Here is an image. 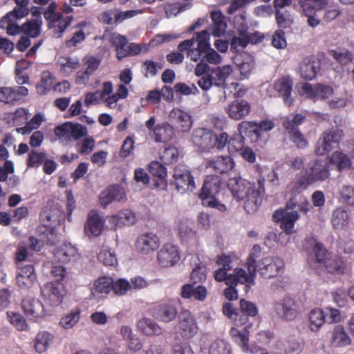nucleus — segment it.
Instances as JSON below:
<instances>
[{
	"mask_svg": "<svg viewBox=\"0 0 354 354\" xmlns=\"http://www.w3.org/2000/svg\"><path fill=\"white\" fill-rule=\"evenodd\" d=\"M239 306V308H235L232 303H225L223 305L222 311L234 325L230 330L232 340L241 347L243 352H248L250 351L249 329L252 326L250 319L257 315L258 308L254 303L245 299L240 300Z\"/></svg>",
	"mask_w": 354,
	"mask_h": 354,
	"instance_id": "obj_1",
	"label": "nucleus"
},
{
	"mask_svg": "<svg viewBox=\"0 0 354 354\" xmlns=\"http://www.w3.org/2000/svg\"><path fill=\"white\" fill-rule=\"evenodd\" d=\"M216 264L219 266L214 271V278L218 282H224L227 287L223 290V295L229 301H235L239 297L236 286L243 284L248 291L255 282L246 277V270L242 268L233 270L232 259L230 255L222 254L217 256Z\"/></svg>",
	"mask_w": 354,
	"mask_h": 354,
	"instance_id": "obj_2",
	"label": "nucleus"
},
{
	"mask_svg": "<svg viewBox=\"0 0 354 354\" xmlns=\"http://www.w3.org/2000/svg\"><path fill=\"white\" fill-rule=\"evenodd\" d=\"M192 39H194V44L196 43V47H194L193 45L186 50L187 57L192 61L195 62L198 61L207 62L212 64H218L221 62V56L211 48L210 35L207 30H204L194 33Z\"/></svg>",
	"mask_w": 354,
	"mask_h": 354,
	"instance_id": "obj_3",
	"label": "nucleus"
},
{
	"mask_svg": "<svg viewBox=\"0 0 354 354\" xmlns=\"http://www.w3.org/2000/svg\"><path fill=\"white\" fill-rule=\"evenodd\" d=\"M194 145L205 151L212 149L221 150L224 149L227 142V133L221 132L216 134L212 130L207 128L196 129L192 136Z\"/></svg>",
	"mask_w": 354,
	"mask_h": 354,
	"instance_id": "obj_4",
	"label": "nucleus"
},
{
	"mask_svg": "<svg viewBox=\"0 0 354 354\" xmlns=\"http://www.w3.org/2000/svg\"><path fill=\"white\" fill-rule=\"evenodd\" d=\"M221 185L222 182L218 176H207L204 181L199 197L204 205L225 212L226 210L225 205L216 198V195L219 192Z\"/></svg>",
	"mask_w": 354,
	"mask_h": 354,
	"instance_id": "obj_5",
	"label": "nucleus"
},
{
	"mask_svg": "<svg viewBox=\"0 0 354 354\" xmlns=\"http://www.w3.org/2000/svg\"><path fill=\"white\" fill-rule=\"evenodd\" d=\"M110 43L114 47L116 58L121 61L129 56L139 55L142 47L136 43H129L125 36L113 33L110 37Z\"/></svg>",
	"mask_w": 354,
	"mask_h": 354,
	"instance_id": "obj_6",
	"label": "nucleus"
},
{
	"mask_svg": "<svg viewBox=\"0 0 354 354\" xmlns=\"http://www.w3.org/2000/svg\"><path fill=\"white\" fill-rule=\"evenodd\" d=\"M170 185L181 194L195 188L194 178L191 171L186 165L181 164L175 167Z\"/></svg>",
	"mask_w": 354,
	"mask_h": 354,
	"instance_id": "obj_7",
	"label": "nucleus"
},
{
	"mask_svg": "<svg viewBox=\"0 0 354 354\" xmlns=\"http://www.w3.org/2000/svg\"><path fill=\"white\" fill-rule=\"evenodd\" d=\"M155 116H151L145 122V126L149 135L156 142H167L172 139L174 136L173 127L167 122L156 124Z\"/></svg>",
	"mask_w": 354,
	"mask_h": 354,
	"instance_id": "obj_8",
	"label": "nucleus"
},
{
	"mask_svg": "<svg viewBox=\"0 0 354 354\" xmlns=\"http://www.w3.org/2000/svg\"><path fill=\"white\" fill-rule=\"evenodd\" d=\"M55 133L62 141L78 140L87 135V128L80 123L66 122L55 128Z\"/></svg>",
	"mask_w": 354,
	"mask_h": 354,
	"instance_id": "obj_9",
	"label": "nucleus"
},
{
	"mask_svg": "<svg viewBox=\"0 0 354 354\" xmlns=\"http://www.w3.org/2000/svg\"><path fill=\"white\" fill-rule=\"evenodd\" d=\"M21 306L24 314L30 320L37 322L50 315L49 310L37 299L27 297L22 300Z\"/></svg>",
	"mask_w": 354,
	"mask_h": 354,
	"instance_id": "obj_10",
	"label": "nucleus"
},
{
	"mask_svg": "<svg viewBox=\"0 0 354 354\" xmlns=\"http://www.w3.org/2000/svg\"><path fill=\"white\" fill-rule=\"evenodd\" d=\"M343 136L342 130L333 128L326 130L317 143L315 150L316 154L323 156L329 152L332 149L333 145L339 143Z\"/></svg>",
	"mask_w": 354,
	"mask_h": 354,
	"instance_id": "obj_11",
	"label": "nucleus"
},
{
	"mask_svg": "<svg viewBox=\"0 0 354 354\" xmlns=\"http://www.w3.org/2000/svg\"><path fill=\"white\" fill-rule=\"evenodd\" d=\"M160 245L158 236L152 232H145L139 235L135 243L137 252L143 255H149L156 251Z\"/></svg>",
	"mask_w": 354,
	"mask_h": 354,
	"instance_id": "obj_12",
	"label": "nucleus"
},
{
	"mask_svg": "<svg viewBox=\"0 0 354 354\" xmlns=\"http://www.w3.org/2000/svg\"><path fill=\"white\" fill-rule=\"evenodd\" d=\"M153 315L162 322L169 323L174 320L178 315L176 301L167 299L158 302L153 308Z\"/></svg>",
	"mask_w": 354,
	"mask_h": 354,
	"instance_id": "obj_13",
	"label": "nucleus"
},
{
	"mask_svg": "<svg viewBox=\"0 0 354 354\" xmlns=\"http://www.w3.org/2000/svg\"><path fill=\"white\" fill-rule=\"evenodd\" d=\"M283 268V259L270 257L263 258L258 262L257 267L260 275L265 279H270L277 276Z\"/></svg>",
	"mask_w": 354,
	"mask_h": 354,
	"instance_id": "obj_14",
	"label": "nucleus"
},
{
	"mask_svg": "<svg viewBox=\"0 0 354 354\" xmlns=\"http://www.w3.org/2000/svg\"><path fill=\"white\" fill-rule=\"evenodd\" d=\"M198 325L189 310H182L178 315V331L182 337L190 339L198 333Z\"/></svg>",
	"mask_w": 354,
	"mask_h": 354,
	"instance_id": "obj_15",
	"label": "nucleus"
},
{
	"mask_svg": "<svg viewBox=\"0 0 354 354\" xmlns=\"http://www.w3.org/2000/svg\"><path fill=\"white\" fill-rule=\"evenodd\" d=\"M299 93L306 97L313 100H326L333 95L334 90L332 86L323 84H317L315 86L304 83L301 86Z\"/></svg>",
	"mask_w": 354,
	"mask_h": 354,
	"instance_id": "obj_16",
	"label": "nucleus"
},
{
	"mask_svg": "<svg viewBox=\"0 0 354 354\" xmlns=\"http://www.w3.org/2000/svg\"><path fill=\"white\" fill-rule=\"evenodd\" d=\"M180 259L178 248L171 243L164 244L157 254L158 263L164 268L175 266Z\"/></svg>",
	"mask_w": 354,
	"mask_h": 354,
	"instance_id": "obj_17",
	"label": "nucleus"
},
{
	"mask_svg": "<svg viewBox=\"0 0 354 354\" xmlns=\"http://www.w3.org/2000/svg\"><path fill=\"white\" fill-rule=\"evenodd\" d=\"M227 187L237 201L243 200L253 189H256L254 183L241 176L230 178L227 182Z\"/></svg>",
	"mask_w": 354,
	"mask_h": 354,
	"instance_id": "obj_18",
	"label": "nucleus"
},
{
	"mask_svg": "<svg viewBox=\"0 0 354 354\" xmlns=\"http://www.w3.org/2000/svg\"><path fill=\"white\" fill-rule=\"evenodd\" d=\"M251 108L250 103L246 100L236 99L227 105L225 111L232 120H241L250 114Z\"/></svg>",
	"mask_w": 354,
	"mask_h": 354,
	"instance_id": "obj_19",
	"label": "nucleus"
},
{
	"mask_svg": "<svg viewBox=\"0 0 354 354\" xmlns=\"http://www.w3.org/2000/svg\"><path fill=\"white\" fill-rule=\"evenodd\" d=\"M258 187L253 189L244 198V209L248 214L254 213L262 201V195L264 193L265 179L260 176L257 178Z\"/></svg>",
	"mask_w": 354,
	"mask_h": 354,
	"instance_id": "obj_20",
	"label": "nucleus"
},
{
	"mask_svg": "<svg viewBox=\"0 0 354 354\" xmlns=\"http://www.w3.org/2000/svg\"><path fill=\"white\" fill-rule=\"evenodd\" d=\"M312 266L324 267L326 272L334 274H341L344 273L346 264L343 259L339 256H330L326 250L324 259L320 262H314Z\"/></svg>",
	"mask_w": 354,
	"mask_h": 354,
	"instance_id": "obj_21",
	"label": "nucleus"
},
{
	"mask_svg": "<svg viewBox=\"0 0 354 354\" xmlns=\"http://www.w3.org/2000/svg\"><path fill=\"white\" fill-rule=\"evenodd\" d=\"M28 94V89L25 86H1L0 87V102L14 104Z\"/></svg>",
	"mask_w": 354,
	"mask_h": 354,
	"instance_id": "obj_22",
	"label": "nucleus"
},
{
	"mask_svg": "<svg viewBox=\"0 0 354 354\" xmlns=\"http://www.w3.org/2000/svg\"><path fill=\"white\" fill-rule=\"evenodd\" d=\"M41 295L50 306H57L62 302L63 286L59 283H48L42 288Z\"/></svg>",
	"mask_w": 354,
	"mask_h": 354,
	"instance_id": "obj_23",
	"label": "nucleus"
},
{
	"mask_svg": "<svg viewBox=\"0 0 354 354\" xmlns=\"http://www.w3.org/2000/svg\"><path fill=\"white\" fill-rule=\"evenodd\" d=\"M320 62L313 56L306 57L300 62L299 73L300 76L306 80H312L317 76L320 71Z\"/></svg>",
	"mask_w": 354,
	"mask_h": 354,
	"instance_id": "obj_24",
	"label": "nucleus"
},
{
	"mask_svg": "<svg viewBox=\"0 0 354 354\" xmlns=\"http://www.w3.org/2000/svg\"><path fill=\"white\" fill-rule=\"evenodd\" d=\"M352 222L350 211L345 207H339L331 214L330 223L336 230H346Z\"/></svg>",
	"mask_w": 354,
	"mask_h": 354,
	"instance_id": "obj_25",
	"label": "nucleus"
},
{
	"mask_svg": "<svg viewBox=\"0 0 354 354\" xmlns=\"http://www.w3.org/2000/svg\"><path fill=\"white\" fill-rule=\"evenodd\" d=\"M304 247L310 252L311 266L314 262H320L324 259L326 250L321 243L317 241L314 235H310L306 238Z\"/></svg>",
	"mask_w": 354,
	"mask_h": 354,
	"instance_id": "obj_26",
	"label": "nucleus"
},
{
	"mask_svg": "<svg viewBox=\"0 0 354 354\" xmlns=\"http://www.w3.org/2000/svg\"><path fill=\"white\" fill-rule=\"evenodd\" d=\"M309 208L310 203L306 198L299 197L297 201L293 198L290 200L289 209H291L292 211L289 212V235L294 232V223L299 218L297 209L301 212L307 213Z\"/></svg>",
	"mask_w": 354,
	"mask_h": 354,
	"instance_id": "obj_27",
	"label": "nucleus"
},
{
	"mask_svg": "<svg viewBox=\"0 0 354 354\" xmlns=\"http://www.w3.org/2000/svg\"><path fill=\"white\" fill-rule=\"evenodd\" d=\"M104 221L95 211L89 212L84 225V232L88 236H98L102 232Z\"/></svg>",
	"mask_w": 354,
	"mask_h": 354,
	"instance_id": "obj_28",
	"label": "nucleus"
},
{
	"mask_svg": "<svg viewBox=\"0 0 354 354\" xmlns=\"http://www.w3.org/2000/svg\"><path fill=\"white\" fill-rule=\"evenodd\" d=\"M80 254L77 248L71 243H64L56 248L54 259L57 263H67L78 259Z\"/></svg>",
	"mask_w": 354,
	"mask_h": 354,
	"instance_id": "obj_29",
	"label": "nucleus"
},
{
	"mask_svg": "<svg viewBox=\"0 0 354 354\" xmlns=\"http://www.w3.org/2000/svg\"><path fill=\"white\" fill-rule=\"evenodd\" d=\"M234 165V161L231 156H221L208 160L206 163V167L212 169L217 174H223L232 170Z\"/></svg>",
	"mask_w": 354,
	"mask_h": 354,
	"instance_id": "obj_30",
	"label": "nucleus"
},
{
	"mask_svg": "<svg viewBox=\"0 0 354 354\" xmlns=\"http://www.w3.org/2000/svg\"><path fill=\"white\" fill-rule=\"evenodd\" d=\"M330 176L328 163L326 161L317 160L307 174L306 180L308 183L317 180H324Z\"/></svg>",
	"mask_w": 354,
	"mask_h": 354,
	"instance_id": "obj_31",
	"label": "nucleus"
},
{
	"mask_svg": "<svg viewBox=\"0 0 354 354\" xmlns=\"http://www.w3.org/2000/svg\"><path fill=\"white\" fill-rule=\"evenodd\" d=\"M169 117L176 128L183 132L188 131L192 126L191 115L181 109H174L169 113Z\"/></svg>",
	"mask_w": 354,
	"mask_h": 354,
	"instance_id": "obj_32",
	"label": "nucleus"
},
{
	"mask_svg": "<svg viewBox=\"0 0 354 354\" xmlns=\"http://www.w3.org/2000/svg\"><path fill=\"white\" fill-rule=\"evenodd\" d=\"M237 130L240 135L245 139L248 138L251 143L257 142L261 138L257 122L254 121H241L238 124Z\"/></svg>",
	"mask_w": 354,
	"mask_h": 354,
	"instance_id": "obj_33",
	"label": "nucleus"
},
{
	"mask_svg": "<svg viewBox=\"0 0 354 354\" xmlns=\"http://www.w3.org/2000/svg\"><path fill=\"white\" fill-rule=\"evenodd\" d=\"M330 345L334 348H344L351 344V339L342 325H337L331 330Z\"/></svg>",
	"mask_w": 354,
	"mask_h": 354,
	"instance_id": "obj_34",
	"label": "nucleus"
},
{
	"mask_svg": "<svg viewBox=\"0 0 354 354\" xmlns=\"http://www.w3.org/2000/svg\"><path fill=\"white\" fill-rule=\"evenodd\" d=\"M124 195V192L120 185H112L101 192L100 201L102 205L106 206L115 201H120Z\"/></svg>",
	"mask_w": 354,
	"mask_h": 354,
	"instance_id": "obj_35",
	"label": "nucleus"
},
{
	"mask_svg": "<svg viewBox=\"0 0 354 354\" xmlns=\"http://www.w3.org/2000/svg\"><path fill=\"white\" fill-rule=\"evenodd\" d=\"M36 279L34 267L32 265H25L19 268L16 280L18 286L21 288L31 287Z\"/></svg>",
	"mask_w": 354,
	"mask_h": 354,
	"instance_id": "obj_36",
	"label": "nucleus"
},
{
	"mask_svg": "<svg viewBox=\"0 0 354 354\" xmlns=\"http://www.w3.org/2000/svg\"><path fill=\"white\" fill-rule=\"evenodd\" d=\"M236 20L241 19L240 26L241 28H238L239 35L241 37H234L231 41V50H236L237 47L241 46L245 48L250 43V38L247 37V23L245 14H241L235 17Z\"/></svg>",
	"mask_w": 354,
	"mask_h": 354,
	"instance_id": "obj_37",
	"label": "nucleus"
},
{
	"mask_svg": "<svg viewBox=\"0 0 354 354\" xmlns=\"http://www.w3.org/2000/svg\"><path fill=\"white\" fill-rule=\"evenodd\" d=\"M15 13L8 12L0 20V28L6 30L9 35H16L22 32V26H19L17 23L18 19H22Z\"/></svg>",
	"mask_w": 354,
	"mask_h": 354,
	"instance_id": "obj_38",
	"label": "nucleus"
},
{
	"mask_svg": "<svg viewBox=\"0 0 354 354\" xmlns=\"http://www.w3.org/2000/svg\"><path fill=\"white\" fill-rule=\"evenodd\" d=\"M261 254V248L260 245L255 244L253 245L249 256L247 258L245 266L248 271H246V277L254 281L257 276V270L258 263L257 259L260 257Z\"/></svg>",
	"mask_w": 354,
	"mask_h": 354,
	"instance_id": "obj_39",
	"label": "nucleus"
},
{
	"mask_svg": "<svg viewBox=\"0 0 354 354\" xmlns=\"http://www.w3.org/2000/svg\"><path fill=\"white\" fill-rule=\"evenodd\" d=\"M207 289L205 286H198L194 287V285L191 283H186L181 288L180 295L184 299H190L193 297L198 301H204L207 297Z\"/></svg>",
	"mask_w": 354,
	"mask_h": 354,
	"instance_id": "obj_40",
	"label": "nucleus"
},
{
	"mask_svg": "<svg viewBox=\"0 0 354 354\" xmlns=\"http://www.w3.org/2000/svg\"><path fill=\"white\" fill-rule=\"evenodd\" d=\"M138 330L147 336H158L162 333V328L150 318L140 319L137 323Z\"/></svg>",
	"mask_w": 354,
	"mask_h": 354,
	"instance_id": "obj_41",
	"label": "nucleus"
},
{
	"mask_svg": "<svg viewBox=\"0 0 354 354\" xmlns=\"http://www.w3.org/2000/svg\"><path fill=\"white\" fill-rule=\"evenodd\" d=\"M136 221L134 213L129 209H124L118 212L116 214L112 215L109 222L116 227H121L125 225H131Z\"/></svg>",
	"mask_w": 354,
	"mask_h": 354,
	"instance_id": "obj_42",
	"label": "nucleus"
},
{
	"mask_svg": "<svg viewBox=\"0 0 354 354\" xmlns=\"http://www.w3.org/2000/svg\"><path fill=\"white\" fill-rule=\"evenodd\" d=\"M73 19V17L71 15L64 17L61 14V15H57V17L48 21V26L49 28L53 29L55 37H59L70 26Z\"/></svg>",
	"mask_w": 354,
	"mask_h": 354,
	"instance_id": "obj_43",
	"label": "nucleus"
},
{
	"mask_svg": "<svg viewBox=\"0 0 354 354\" xmlns=\"http://www.w3.org/2000/svg\"><path fill=\"white\" fill-rule=\"evenodd\" d=\"M193 45H194V39H185L181 41L178 45L177 51L171 52L167 55V62L174 64L183 63L185 57L183 52L186 51V50Z\"/></svg>",
	"mask_w": 354,
	"mask_h": 354,
	"instance_id": "obj_44",
	"label": "nucleus"
},
{
	"mask_svg": "<svg viewBox=\"0 0 354 354\" xmlns=\"http://www.w3.org/2000/svg\"><path fill=\"white\" fill-rule=\"evenodd\" d=\"M232 71V69L230 65L212 68L209 74L212 78L214 85L218 87L223 86Z\"/></svg>",
	"mask_w": 354,
	"mask_h": 354,
	"instance_id": "obj_45",
	"label": "nucleus"
},
{
	"mask_svg": "<svg viewBox=\"0 0 354 354\" xmlns=\"http://www.w3.org/2000/svg\"><path fill=\"white\" fill-rule=\"evenodd\" d=\"M211 18L213 22L212 35L214 37H221L225 33L227 24L225 21L224 15L219 10L212 11Z\"/></svg>",
	"mask_w": 354,
	"mask_h": 354,
	"instance_id": "obj_46",
	"label": "nucleus"
},
{
	"mask_svg": "<svg viewBox=\"0 0 354 354\" xmlns=\"http://www.w3.org/2000/svg\"><path fill=\"white\" fill-rule=\"evenodd\" d=\"M300 6L303 12L308 14L326 9L329 3L328 0H299ZM290 2L289 1V5Z\"/></svg>",
	"mask_w": 354,
	"mask_h": 354,
	"instance_id": "obj_47",
	"label": "nucleus"
},
{
	"mask_svg": "<svg viewBox=\"0 0 354 354\" xmlns=\"http://www.w3.org/2000/svg\"><path fill=\"white\" fill-rule=\"evenodd\" d=\"M330 162L334 165L339 171L348 169L352 162L348 156L342 151H335L330 156Z\"/></svg>",
	"mask_w": 354,
	"mask_h": 354,
	"instance_id": "obj_48",
	"label": "nucleus"
},
{
	"mask_svg": "<svg viewBox=\"0 0 354 354\" xmlns=\"http://www.w3.org/2000/svg\"><path fill=\"white\" fill-rule=\"evenodd\" d=\"M55 78L48 71H43L41 75V80L36 86L37 93L40 95H44L51 91L53 88Z\"/></svg>",
	"mask_w": 354,
	"mask_h": 354,
	"instance_id": "obj_49",
	"label": "nucleus"
},
{
	"mask_svg": "<svg viewBox=\"0 0 354 354\" xmlns=\"http://www.w3.org/2000/svg\"><path fill=\"white\" fill-rule=\"evenodd\" d=\"M326 313L320 308H315L310 310L308 319L310 322V328L312 331H317L326 322Z\"/></svg>",
	"mask_w": 354,
	"mask_h": 354,
	"instance_id": "obj_50",
	"label": "nucleus"
},
{
	"mask_svg": "<svg viewBox=\"0 0 354 354\" xmlns=\"http://www.w3.org/2000/svg\"><path fill=\"white\" fill-rule=\"evenodd\" d=\"M53 339V336L46 331L38 333L35 339V349L39 353H44L47 350Z\"/></svg>",
	"mask_w": 354,
	"mask_h": 354,
	"instance_id": "obj_51",
	"label": "nucleus"
},
{
	"mask_svg": "<svg viewBox=\"0 0 354 354\" xmlns=\"http://www.w3.org/2000/svg\"><path fill=\"white\" fill-rule=\"evenodd\" d=\"M80 313L81 310L80 308H77L71 310L61 318L59 325L65 329L72 328L80 321Z\"/></svg>",
	"mask_w": 354,
	"mask_h": 354,
	"instance_id": "obj_52",
	"label": "nucleus"
},
{
	"mask_svg": "<svg viewBox=\"0 0 354 354\" xmlns=\"http://www.w3.org/2000/svg\"><path fill=\"white\" fill-rule=\"evenodd\" d=\"M8 322L19 331L28 330V324L26 319L19 313L8 311L6 313Z\"/></svg>",
	"mask_w": 354,
	"mask_h": 354,
	"instance_id": "obj_53",
	"label": "nucleus"
},
{
	"mask_svg": "<svg viewBox=\"0 0 354 354\" xmlns=\"http://www.w3.org/2000/svg\"><path fill=\"white\" fill-rule=\"evenodd\" d=\"M180 152L177 147L169 146L160 153V158L165 165H171L178 160Z\"/></svg>",
	"mask_w": 354,
	"mask_h": 354,
	"instance_id": "obj_54",
	"label": "nucleus"
},
{
	"mask_svg": "<svg viewBox=\"0 0 354 354\" xmlns=\"http://www.w3.org/2000/svg\"><path fill=\"white\" fill-rule=\"evenodd\" d=\"M272 219L274 223H280L281 229L288 234V203L284 208L277 209L274 212Z\"/></svg>",
	"mask_w": 354,
	"mask_h": 354,
	"instance_id": "obj_55",
	"label": "nucleus"
},
{
	"mask_svg": "<svg viewBox=\"0 0 354 354\" xmlns=\"http://www.w3.org/2000/svg\"><path fill=\"white\" fill-rule=\"evenodd\" d=\"M113 279L108 277H100L95 281L93 290L96 293L108 294L112 290Z\"/></svg>",
	"mask_w": 354,
	"mask_h": 354,
	"instance_id": "obj_56",
	"label": "nucleus"
},
{
	"mask_svg": "<svg viewBox=\"0 0 354 354\" xmlns=\"http://www.w3.org/2000/svg\"><path fill=\"white\" fill-rule=\"evenodd\" d=\"M46 158L44 152L32 150L28 153L27 166L30 168H38L41 165Z\"/></svg>",
	"mask_w": 354,
	"mask_h": 354,
	"instance_id": "obj_57",
	"label": "nucleus"
},
{
	"mask_svg": "<svg viewBox=\"0 0 354 354\" xmlns=\"http://www.w3.org/2000/svg\"><path fill=\"white\" fill-rule=\"evenodd\" d=\"M245 138L240 135H235L229 139L227 136V148L230 153L240 152L245 147Z\"/></svg>",
	"mask_w": 354,
	"mask_h": 354,
	"instance_id": "obj_58",
	"label": "nucleus"
},
{
	"mask_svg": "<svg viewBox=\"0 0 354 354\" xmlns=\"http://www.w3.org/2000/svg\"><path fill=\"white\" fill-rule=\"evenodd\" d=\"M164 66L162 62H155L152 60H146L142 64L144 70V76L145 77H154L157 75L158 70H161Z\"/></svg>",
	"mask_w": 354,
	"mask_h": 354,
	"instance_id": "obj_59",
	"label": "nucleus"
},
{
	"mask_svg": "<svg viewBox=\"0 0 354 354\" xmlns=\"http://www.w3.org/2000/svg\"><path fill=\"white\" fill-rule=\"evenodd\" d=\"M97 259L104 266H113L117 263V259L114 252H111L104 247L98 253Z\"/></svg>",
	"mask_w": 354,
	"mask_h": 354,
	"instance_id": "obj_60",
	"label": "nucleus"
},
{
	"mask_svg": "<svg viewBox=\"0 0 354 354\" xmlns=\"http://www.w3.org/2000/svg\"><path fill=\"white\" fill-rule=\"evenodd\" d=\"M209 354H231L230 346L223 339L212 342L209 349Z\"/></svg>",
	"mask_w": 354,
	"mask_h": 354,
	"instance_id": "obj_61",
	"label": "nucleus"
},
{
	"mask_svg": "<svg viewBox=\"0 0 354 354\" xmlns=\"http://www.w3.org/2000/svg\"><path fill=\"white\" fill-rule=\"evenodd\" d=\"M207 268L205 266L196 265L192 270L190 279L192 282V284L195 285L196 283H203L206 280L207 277Z\"/></svg>",
	"mask_w": 354,
	"mask_h": 354,
	"instance_id": "obj_62",
	"label": "nucleus"
},
{
	"mask_svg": "<svg viewBox=\"0 0 354 354\" xmlns=\"http://www.w3.org/2000/svg\"><path fill=\"white\" fill-rule=\"evenodd\" d=\"M60 63L61 71L66 73H70L78 68L80 66V60L77 57H62Z\"/></svg>",
	"mask_w": 354,
	"mask_h": 354,
	"instance_id": "obj_63",
	"label": "nucleus"
},
{
	"mask_svg": "<svg viewBox=\"0 0 354 354\" xmlns=\"http://www.w3.org/2000/svg\"><path fill=\"white\" fill-rule=\"evenodd\" d=\"M342 201L350 206H354V186L343 185L339 190Z\"/></svg>",
	"mask_w": 354,
	"mask_h": 354,
	"instance_id": "obj_64",
	"label": "nucleus"
}]
</instances>
